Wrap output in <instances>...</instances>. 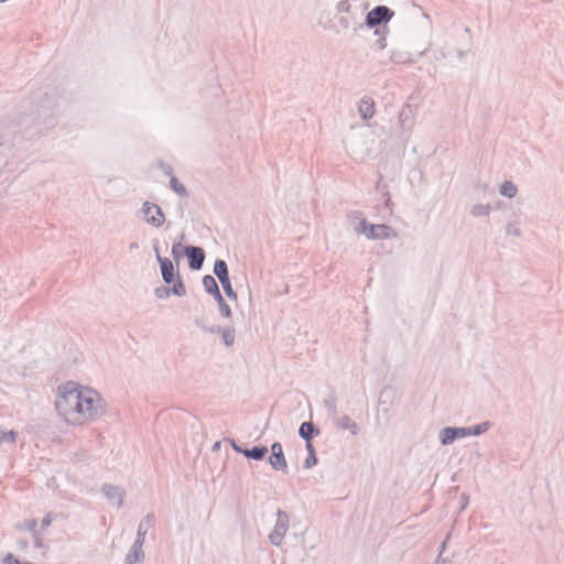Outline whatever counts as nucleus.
Instances as JSON below:
<instances>
[{
    "label": "nucleus",
    "instance_id": "nucleus-5",
    "mask_svg": "<svg viewBox=\"0 0 564 564\" xmlns=\"http://www.w3.org/2000/svg\"><path fill=\"white\" fill-rule=\"evenodd\" d=\"M389 9L383 6L376 7L372 9L367 15V23L370 26H375L380 24L383 20L389 17Z\"/></svg>",
    "mask_w": 564,
    "mask_h": 564
},
{
    "label": "nucleus",
    "instance_id": "nucleus-3",
    "mask_svg": "<svg viewBox=\"0 0 564 564\" xmlns=\"http://www.w3.org/2000/svg\"><path fill=\"white\" fill-rule=\"evenodd\" d=\"M143 212L148 224L160 227L164 223V215L158 205L147 202Z\"/></svg>",
    "mask_w": 564,
    "mask_h": 564
},
{
    "label": "nucleus",
    "instance_id": "nucleus-21",
    "mask_svg": "<svg viewBox=\"0 0 564 564\" xmlns=\"http://www.w3.org/2000/svg\"><path fill=\"white\" fill-rule=\"evenodd\" d=\"M316 462H317V458H316L315 454L310 455V457L305 460V467H306V468H310V467H312L313 465H315V464H316Z\"/></svg>",
    "mask_w": 564,
    "mask_h": 564
},
{
    "label": "nucleus",
    "instance_id": "nucleus-20",
    "mask_svg": "<svg viewBox=\"0 0 564 564\" xmlns=\"http://www.w3.org/2000/svg\"><path fill=\"white\" fill-rule=\"evenodd\" d=\"M225 292L227 293V295H231L234 294L232 292V289H231V284H230V281H229V276L227 278V282H220Z\"/></svg>",
    "mask_w": 564,
    "mask_h": 564
},
{
    "label": "nucleus",
    "instance_id": "nucleus-22",
    "mask_svg": "<svg viewBox=\"0 0 564 564\" xmlns=\"http://www.w3.org/2000/svg\"><path fill=\"white\" fill-rule=\"evenodd\" d=\"M6 564H20L19 561L12 555L8 554L4 558Z\"/></svg>",
    "mask_w": 564,
    "mask_h": 564
},
{
    "label": "nucleus",
    "instance_id": "nucleus-17",
    "mask_svg": "<svg viewBox=\"0 0 564 564\" xmlns=\"http://www.w3.org/2000/svg\"><path fill=\"white\" fill-rule=\"evenodd\" d=\"M23 528L34 534L39 533V523L37 520L31 519L24 522Z\"/></svg>",
    "mask_w": 564,
    "mask_h": 564
},
{
    "label": "nucleus",
    "instance_id": "nucleus-19",
    "mask_svg": "<svg viewBox=\"0 0 564 564\" xmlns=\"http://www.w3.org/2000/svg\"><path fill=\"white\" fill-rule=\"evenodd\" d=\"M52 523V514L51 513H47L41 521V525H40V529L41 530H45L46 528H48Z\"/></svg>",
    "mask_w": 564,
    "mask_h": 564
},
{
    "label": "nucleus",
    "instance_id": "nucleus-9",
    "mask_svg": "<svg viewBox=\"0 0 564 564\" xmlns=\"http://www.w3.org/2000/svg\"><path fill=\"white\" fill-rule=\"evenodd\" d=\"M214 272L218 276L220 282H227L228 270L225 261L217 260L215 262Z\"/></svg>",
    "mask_w": 564,
    "mask_h": 564
},
{
    "label": "nucleus",
    "instance_id": "nucleus-12",
    "mask_svg": "<svg viewBox=\"0 0 564 564\" xmlns=\"http://www.w3.org/2000/svg\"><path fill=\"white\" fill-rule=\"evenodd\" d=\"M314 425L311 422H304L300 426V435L305 438L306 441H311L313 434L315 433Z\"/></svg>",
    "mask_w": 564,
    "mask_h": 564
},
{
    "label": "nucleus",
    "instance_id": "nucleus-15",
    "mask_svg": "<svg viewBox=\"0 0 564 564\" xmlns=\"http://www.w3.org/2000/svg\"><path fill=\"white\" fill-rule=\"evenodd\" d=\"M441 438H442L443 444L452 443L456 438L455 429H452V427L444 429L442 431Z\"/></svg>",
    "mask_w": 564,
    "mask_h": 564
},
{
    "label": "nucleus",
    "instance_id": "nucleus-11",
    "mask_svg": "<svg viewBox=\"0 0 564 564\" xmlns=\"http://www.w3.org/2000/svg\"><path fill=\"white\" fill-rule=\"evenodd\" d=\"M486 429H487L486 426L484 429H481L480 425L475 426V427H469V429H455V436L457 438V437H464L467 435H478Z\"/></svg>",
    "mask_w": 564,
    "mask_h": 564
},
{
    "label": "nucleus",
    "instance_id": "nucleus-8",
    "mask_svg": "<svg viewBox=\"0 0 564 564\" xmlns=\"http://www.w3.org/2000/svg\"><path fill=\"white\" fill-rule=\"evenodd\" d=\"M361 116L367 119L375 115V104L371 99H362L359 105Z\"/></svg>",
    "mask_w": 564,
    "mask_h": 564
},
{
    "label": "nucleus",
    "instance_id": "nucleus-2",
    "mask_svg": "<svg viewBox=\"0 0 564 564\" xmlns=\"http://www.w3.org/2000/svg\"><path fill=\"white\" fill-rule=\"evenodd\" d=\"M362 232L370 239H386L394 236L393 230L386 225H369L361 223Z\"/></svg>",
    "mask_w": 564,
    "mask_h": 564
},
{
    "label": "nucleus",
    "instance_id": "nucleus-1",
    "mask_svg": "<svg viewBox=\"0 0 564 564\" xmlns=\"http://www.w3.org/2000/svg\"><path fill=\"white\" fill-rule=\"evenodd\" d=\"M55 406L67 424L83 425L102 414L106 404L97 391L67 382L58 389Z\"/></svg>",
    "mask_w": 564,
    "mask_h": 564
},
{
    "label": "nucleus",
    "instance_id": "nucleus-4",
    "mask_svg": "<svg viewBox=\"0 0 564 564\" xmlns=\"http://www.w3.org/2000/svg\"><path fill=\"white\" fill-rule=\"evenodd\" d=\"M271 456L270 464L276 470H283L286 468V460L283 454L282 445L280 443H274L271 446Z\"/></svg>",
    "mask_w": 564,
    "mask_h": 564
},
{
    "label": "nucleus",
    "instance_id": "nucleus-10",
    "mask_svg": "<svg viewBox=\"0 0 564 564\" xmlns=\"http://www.w3.org/2000/svg\"><path fill=\"white\" fill-rule=\"evenodd\" d=\"M203 284L207 292L216 294L219 299H221L216 280L212 275H206L203 279Z\"/></svg>",
    "mask_w": 564,
    "mask_h": 564
},
{
    "label": "nucleus",
    "instance_id": "nucleus-14",
    "mask_svg": "<svg viewBox=\"0 0 564 564\" xmlns=\"http://www.w3.org/2000/svg\"><path fill=\"white\" fill-rule=\"evenodd\" d=\"M500 192L503 196L513 197L517 194V187L511 182H505L501 185Z\"/></svg>",
    "mask_w": 564,
    "mask_h": 564
},
{
    "label": "nucleus",
    "instance_id": "nucleus-13",
    "mask_svg": "<svg viewBox=\"0 0 564 564\" xmlns=\"http://www.w3.org/2000/svg\"><path fill=\"white\" fill-rule=\"evenodd\" d=\"M267 453L265 447H253L245 451V456L253 459H261Z\"/></svg>",
    "mask_w": 564,
    "mask_h": 564
},
{
    "label": "nucleus",
    "instance_id": "nucleus-23",
    "mask_svg": "<svg viewBox=\"0 0 564 564\" xmlns=\"http://www.w3.org/2000/svg\"><path fill=\"white\" fill-rule=\"evenodd\" d=\"M306 447H307V449H308L311 455L315 454L311 441H306Z\"/></svg>",
    "mask_w": 564,
    "mask_h": 564
},
{
    "label": "nucleus",
    "instance_id": "nucleus-18",
    "mask_svg": "<svg viewBox=\"0 0 564 564\" xmlns=\"http://www.w3.org/2000/svg\"><path fill=\"white\" fill-rule=\"evenodd\" d=\"M171 185H172V188L180 194H183L185 192L184 186L182 184H180L175 177H173L171 180Z\"/></svg>",
    "mask_w": 564,
    "mask_h": 564
},
{
    "label": "nucleus",
    "instance_id": "nucleus-7",
    "mask_svg": "<svg viewBox=\"0 0 564 564\" xmlns=\"http://www.w3.org/2000/svg\"><path fill=\"white\" fill-rule=\"evenodd\" d=\"M159 262H160V265H161V271H162L163 280L166 283H172L174 281V278H175L174 265H173L172 261L170 259H167V258L159 257Z\"/></svg>",
    "mask_w": 564,
    "mask_h": 564
},
{
    "label": "nucleus",
    "instance_id": "nucleus-6",
    "mask_svg": "<svg viewBox=\"0 0 564 564\" xmlns=\"http://www.w3.org/2000/svg\"><path fill=\"white\" fill-rule=\"evenodd\" d=\"M185 252L189 261V267L194 270L200 269L205 258L203 249L197 247H187Z\"/></svg>",
    "mask_w": 564,
    "mask_h": 564
},
{
    "label": "nucleus",
    "instance_id": "nucleus-16",
    "mask_svg": "<svg viewBox=\"0 0 564 564\" xmlns=\"http://www.w3.org/2000/svg\"><path fill=\"white\" fill-rule=\"evenodd\" d=\"M15 432L14 431H3L0 430V444L2 442H14L15 441Z\"/></svg>",
    "mask_w": 564,
    "mask_h": 564
}]
</instances>
